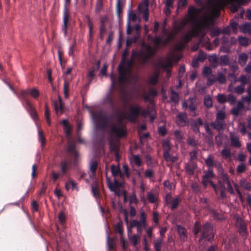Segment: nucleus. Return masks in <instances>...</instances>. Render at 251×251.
<instances>
[{
	"label": "nucleus",
	"instance_id": "obj_7",
	"mask_svg": "<svg viewBox=\"0 0 251 251\" xmlns=\"http://www.w3.org/2000/svg\"><path fill=\"white\" fill-rule=\"evenodd\" d=\"M93 118L97 120L100 128L105 129L109 124L108 117L103 114L101 112H99L96 114L92 113Z\"/></svg>",
	"mask_w": 251,
	"mask_h": 251
},
{
	"label": "nucleus",
	"instance_id": "obj_39",
	"mask_svg": "<svg viewBox=\"0 0 251 251\" xmlns=\"http://www.w3.org/2000/svg\"><path fill=\"white\" fill-rule=\"evenodd\" d=\"M171 100L175 103H177L179 101L178 94L173 90H171V96L170 98Z\"/></svg>",
	"mask_w": 251,
	"mask_h": 251
},
{
	"label": "nucleus",
	"instance_id": "obj_5",
	"mask_svg": "<svg viewBox=\"0 0 251 251\" xmlns=\"http://www.w3.org/2000/svg\"><path fill=\"white\" fill-rule=\"evenodd\" d=\"M163 157L167 162H171L172 163L176 162L178 160L177 156H173L170 151L171 150L170 142L169 140H165L162 143Z\"/></svg>",
	"mask_w": 251,
	"mask_h": 251
},
{
	"label": "nucleus",
	"instance_id": "obj_16",
	"mask_svg": "<svg viewBox=\"0 0 251 251\" xmlns=\"http://www.w3.org/2000/svg\"><path fill=\"white\" fill-rule=\"evenodd\" d=\"M203 125V122L201 118L193 120L190 124L192 130L196 133H200V127Z\"/></svg>",
	"mask_w": 251,
	"mask_h": 251
},
{
	"label": "nucleus",
	"instance_id": "obj_64",
	"mask_svg": "<svg viewBox=\"0 0 251 251\" xmlns=\"http://www.w3.org/2000/svg\"><path fill=\"white\" fill-rule=\"evenodd\" d=\"M187 24V21L183 20L176 27V28L178 32H179L184 28Z\"/></svg>",
	"mask_w": 251,
	"mask_h": 251
},
{
	"label": "nucleus",
	"instance_id": "obj_19",
	"mask_svg": "<svg viewBox=\"0 0 251 251\" xmlns=\"http://www.w3.org/2000/svg\"><path fill=\"white\" fill-rule=\"evenodd\" d=\"M245 106L243 101H238L236 106L233 107L231 110V114L235 117H237L240 115V111L244 109Z\"/></svg>",
	"mask_w": 251,
	"mask_h": 251
},
{
	"label": "nucleus",
	"instance_id": "obj_22",
	"mask_svg": "<svg viewBox=\"0 0 251 251\" xmlns=\"http://www.w3.org/2000/svg\"><path fill=\"white\" fill-rule=\"evenodd\" d=\"M138 8L143 12V18L147 22L149 20V12L148 9V2L140 4Z\"/></svg>",
	"mask_w": 251,
	"mask_h": 251
},
{
	"label": "nucleus",
	"instance_id": "obj_48",
	"mask_svg": "<svg viewBox=\"0 0 251 251\" xmlns=\"http://www.w3.org/2000/svg\"><path fill=\"white\" fill-rule=\"evenodd\" d=\"M147 198L151 203H154L157 201V198L151 192H149L147 193Z\"/></svg>",
	"mask_w": 251,
	"mask_h": 251
},
{
	"label": "nucleus",
	"instance_id": "obj_47",
	"mask_svg": "<svg viewBox=\"0 0 251 251\" xmlns=\"http://www.w3.org/2000/svg\"><path fill=\"white\" fill-rule=\"evenodd\" d=\"M129 240L131 244L135 247L137 245L139 241V237L138 235L134 234L129 238Z\"/></svg>",
	"mask_w": 251,
	"mask_h": 251
},
{
	"label": "nucleus",
	"instance_id": "obj_62",
	"mask_svg": "<svg viewBox=\"0 0 251 251\" xmlns=\"http://www.w3.org/2000/svg\"><path fill=\"white\" fill-rule=\"evenodd\" d=\"M200 62H203L206 58V54L201 50L199 51L198 56L197 58Z\"/></svg>",
	"mask_w": 251,
	"mask_h": 251
},
{
	"label": "nucleus",
	"instance_id": "obj_50",
	"mask_svg": "<svg viewBox=\"0 0 251 251\" xmlns=\"http://www.w3.org/2000/svg\"><path fill=\"white\" fill-rule=\"evenodd\" d=\"M204 105L207 108H211L213 105L212 100L211 97H206L204 99Z\"/></svg>",
	"mask_w": 251,
	"mask_h": 251
},
{
	"label": "nucleus",
	"instance_id": "obj_53",
	"mask_svg": "<svg viewBox=\"0 0 251 251\" xmlns=\"http://www.w3.org/2000/svg\"><path fill=\"white\" fill-rule=\"evenodd\" d=\"M229 62V58L227 55H222L220 57V64L222 65H226Z\"/></svg>",
	"mask_w": 251,
	"mask_h": 251
},
{
	"label": "nucleus",
	"instance_id": "obj_41",
	"mask_svg": "<svg viewBox=\"0 0 251 251\" xmlns=\"http://www.w3.org/2000/svg\"><path fill=\"white\" fill-rule=\"evenodd\" d=\"M69 83L66 80H64L63 83V92L64 94V97L66 98H68L69 97Z\"/></svg>",
	"mask_w": 251,
	"mask_h": 251
},
{
	"label": "nucleus",
	"instance_id": "obj_34",
	"mask_svg": "<svg viewBox=\"0 0 251 251\" xmlns=\"http://www.w3.org/2000/svg\"><path fill=\"white\" fill-rule=\"evenodd\" d=\"M130 161L133 162L137 167H140L142 164L141 159L139 155L132 154L131 157Z\"/></svg>",
	"mask_w": 251,
	"mask_h": 251
},
{
	"label": "nucleus",
	"instance_id": "obj_2",
	"mask_svg": "<svg viewBox=\"0 0 251 251\" xmlns=\"http://www.w3.org/2000/svg\"><path fill=\"white\" fill-rule=\"evenodd\" d=\"M156 51L150 45H147L145 50H140L139 51L132 50L131 58L125 62L123 69L130 73L134 64V58H137L138 62L141 66H144L148 63L150 59L153 57Z\"/></svg>",
	"mask_w": 251,
	"mask_h": 251
},
{
	"label": "nucleus",
	"instance_id": "obj_3",
	"mask_svg": "<svg viewBox=\"0 0 251 251\" xmlns=\"http://www.w3.org/2000/svg\"><path fill=\"white\" fill-rule=\"evenodd\" d=\"M193 233L195 237H198L200 234L199 244H200L202 240L205 239L209 242H212L214 239L215 231L213 226L207 222L202 226L199 221H196L193 228Z\"/></svg>",
	"mask_w": 251,
	"mask_h": 251
},
{
	"label": "nucleus",
	"instance_id": "obj_9",
	"mask_svg": "<svg viewBox=\"0 0 251 251\" xmlns=\"http://www.w3.org/2000/svg\"><path fill=\"white\" fill-rule=\"evenodd\" d=\"M109 149L115 156L116 161H119L120 156L119 155V142L116 140L111 139L109 142Z\"/></svg>",
	"mask_w": 251,
	"mask_h": 251
},
{
	"label": "nucleus",
	"instance_id": "obj_59",
	"mask_svg": "<svg viewBox=\"0 0 251 251\" xmlns=\"http://www.w3.org/2000/svg\"><path fill=\"white\" fill-rule=\"evenodd\" d=\"M221 154L225 158H228L231 157V152L228 149L225 148L222 150Z\"/></svg>",
	"mask_w": 251,
	"mask_h": 251
},
{
	"label": "nucleus",
	"instance_id": "obj_38",
	"mask_svg": "<svg viewBox=\"0 0 251 251\" xmlns=\"http://www.w3.org/2000/svg\"><path fill=\"white\" fill-rule=\"evenodd\" d=\"M163 240L162 238L157 239L154 242L155 251H161Z\"/></svg>",
	"mask_w": 251,
	"mask_h": 251
},
{
	"label": "nucleus",
	"instance_id": "obj_61",
	"mask_svg": "<svg viewBox=\"0 0 251 251\" xmlns=\"http://www.w3.org/2000/svg\"><path fill=\"white\" fill-rule=\"evenodd\" d=\"M240 44L243 46H247L249 45V39L247 37L240 36L238 38Z\"/></svg>",
	"mask_w": 251,
	"mask_h": 251
},
{
	"label": "nucleus",
	"instance_id": "obj_15",
	"mask_svg": "<svg viewBox=\"0 0 251 251\" xmlns=\"http://www.w3.org/2000/svg\"><path fill=\"white\" fill-rule=\"evenodd\" d=\"M176 123L180 126H185L188 125L189 122L186 113H179L176 116Z\"/></svg>",
	"mask_w": 251,
	"mask_h": 251
},
{
	"label": "nucleus",
	"instance_id": "obj_40",
	"mask_svg": "<svg viewBox=\"0 0 251 251\" xmlns=\"http://www.w3.org/2000/svg\"><path fill=\"white\" fill-rule=\"evenodd\" d=\"M45 115L48 125L50 126L51 121L50 118V110L47 103L45 104Z\"/></svg>",
	"mask_w": 251,
	"mask_h": 251
},
{
	"label": "nucleus",
	"instance_id": "obj_37",
	"mask_svg": "<svg viewBox=\"0 0 251 251\" xmlns=\"http://www.w3.org/2000/svg\"><path fill=\"white\" fill-rule=\"evenodd\" d=\"M159 76V72H156L151 77L149 80V83L152 85L157 84L158 81Z\"/></svg>",
	"mask_w": 251,
	"mask_h": 251
},
{
	"label": "nucleus",
	"instance_id": "obj_36",
	"mask_svg": "<svg viewBox=\"0 0 251 251\" xmlns=\"http://www.w3.org/2000/svg\"><path fill=\"white\" fill-rule=\"evenodd\" d=\"M194 32L193 30L192 29L191 32L187 33L183 38L182 42H183L186 45H187L190 41L191 40L193 37H195L194 35H193Z\"/></svg>",
	"mask_w": 251,
	"mask_h": 251
},
{
	"label": "nucleus",
	"instance_id": "obj_21",
	"mask_svg": "<svg viewBox=\"0 0 251 251\" xmlns=\"http://www.w3.org/2000/svg\"><path fill=\"white\" fill-rule=\"evenodd\" d=\"M229 140L232 147L239 148L241 146L239 136L235 135L233 132L230 133Z\"/></svg>",
	"mask_w": 251,
	"mask_h": 251
},
{
	"label": "nucleus",
	"instance_id": "obj_4",
	"mask_svg": "<svg viewBox=\"0 0 251 251\" xmlns=\"http://www.w3.org/2000/svg\"><path fill=\"white\" fill-rule=\"evenodd\" d=\"M28 95H30L32 98L36 99L39 96L40 92L39 90L35 88L32 89L28 88L21 91L18 94V97L20 99L23 100L26 103L27 101H29L28 100Z\"/></svg>",
	"mask_w": 251,
	"mask_h": 251
},
{
	"label": "nucleus",
	"instance_id": "obj_63",
	"mask_svg": "<svg viewBox=\"0 0 251 251\" xmlns=\"http://www.w3.org/2000/svg\"><path fill=\"white\" fill-rule=\"evenodd\" d=\"M226 99L227 101L229 102L230 105H232L235 104L236 102V97L232 94H228Z\"/></svg>",
	"mask_w": 251,
	"mask_h": 251
},
{
	"label": "nucleus",
	"instance_id": "obj_57",
	"mask_svg": "<svg viewBox=\"0 0 251 251\" xmlns=\"http://www.w3.org/2000/svg\"><path fill=\"white\" fill-rule=\"evenodd\" d=\"M245 90V86L243 85L240 84L234 88V91L238 94H243Z\"/></svg>",
	"mask_w": 251,
	"mask_h": 251
},
{
	"label": "nucleus",
	"instance_id": "obj_56",
	"mask_svg": "<svg viewBox=\"0 0 251 251\" xmlns=\"http://www.w3.org/2000/svg\"><path fill=\"white\" fill-rule=\"evenodd\" d=\"M58 218L61 225L63 226L66 221V216L64 213L63 211L60 212L58 214Z\"/></svg>",
	"mask_w": 251,
	"mask_h": 251
},
{
	"label": "nucleus",
	"instance_id": "obj_49",
	"mask_svg": "<svg viewBox=\"0 0 251 251\" xmlns=\"http://www.w3.org/2000/svg\"><path fill=\"white\" fill-rule=\"evenodd\" d=\"M97 168H98V163L95 161H92L90 164V171L92 173V175L94 176L96 175V172Z\"/></svg>",
	"mask_w": 251,
	"mask_h": 251
},
{
	"label": "nucleus",
	"instance_id": "obj_18",
	"mask_svg": "<svg viewBox=\"0 0 251 251\" xmlns=\"http://www.w3.org/2000/svg\"><path fill=\"white\" fill-rule=\"evenodd\" d=\"M71 164V160H69L67 159H64L61 161L59 167L62 175H64L69 170Z\"/></svg>",
	"mask_w": 251,
	"mask_h": 251
},
{
	"label": "nucleus",
	"instance_id": "obj_26",
	"mask_svg": "<svg viewBox=\"0 0 251 251\" xmlns=\"http://www.w3.org/2000/svg\"><path fill=\"white\" fill-rule=\"evenodd\" d=\"M123 66L120 67V66L118 67V70L119 73V77L118 78V82L120 83H122L123 81L126 79L127 75L129 74L128 72L123 69Z\"/></svg>",
	"mask_w": 251,
	"mask_h": 251
},
{
	"label": "nucleus",
	"instance_id": "obj_8",
	"mask_svg": "<svg viewBox=\"0 0 251 251\" xmlns=\"http://www.w3.org/2000/svg\"><path fill=\"white\" fill-rule=\"evenodd\" d=\"M110 133L113 134L116 137L123 138L126 135V130L122 126H117L112 124L110 126Z\"/></svg>",
	"mask_w": 251,
	"mask_h": 251
},
{
	"label": "nucleus",
	"instance_id": "obj_44",
	"mask_svg": "<svg viewBox=\"0 0 251 251\" xmlns=\"http://www.w3.org/2000/svg\"><path fill=\"white\" fill-rule=\"evenodd\" d=\"M92 192L93 196L96 197H99L100 196L99 188L97 184H93L91 185Z\"/></svg>",
	"mask_w": 251,
	"mask_h": 251
},
{
	"label": "nucleus",
	"instance_id": "obj_28",
	"mask_svg": "<svg viewBox=\"0 0 251 251\" xmlns=\"http://www.w3.org/2000/svg\"><path fill=\"white\" fill-rule=\"evenodd\" d=\"M140 29H141V26L139 24H136V25H135L134 26L132 27L131 26V25H130L129 23L128 22L126 25V33L128 35L130 34L132 31L133 30H134L137 33L136 35H138L139 36V32L140 31Z\"/></svg>",
	"mask_w": 251,
	"mask_h": 251
},
{
	"label": "nucleus",
	"instance_id": "obj_20",
	"mask_svg": "<svg viewBox=\"0 0 251 251\" xmlns=\"http://www.w3.org/2000/svg\"><path fill=\"white\" fill-rule=\"evenodd\" d=\"M211 126L214 129L221 131L225 128L226 124L225 121H221L215 119L214 122L210 124Z\"/></svg>",
	"mask_w": 251,
	"mask_h": 251
},
{
	"label": "nucleus",
	"instance_id": "obj_52",
	"mask_svg": "<svg viewBox=\"0 0 251 251\" xmlns=\"http://www.w3.org/2000/svg\"><path fill=\"white\" fill-rule=\"evenodd\" d=\"M108 186L112 192H114L116 195H118L120 192V188L116 186L110 182L108 183Z\"/></svg>",
	"mask_w": 251,
	"mask_h": 251
},
{
	"label": "nucleus",
	"instance_id": "obj_43",
	"mask_svg": "<svg viewBox=\"0 0 251 251\" xmlns=\"http://www.w3.org/2000/svg\"><path fill=\"white\" fill-rule=\"evenodd\" d=\"M128 54V50L127 49L125 50L122 54L121 61L119 65L120 68L123 66V64H124L125 62L126 61V57Z\"/></svg>",
	"mask_w": 251,
	"mask_h": 251
},
{
	"label": "nucleus",
	"instance_id": "obj_46",
	"mask_svg": "<svg viewBox=\"0 0 251 251\" xmlns=\"http://www.w3.org/2000/svg\"><path fill=\"white\" fill-rule=\"evenodd\" d=\"M138 39V35H135L133 37L127 39L126 41V47H130L133 43H136Z\"/></svg>",
	"mask_w": 251,
	"mask_h": 251
},
{
	"label": "nucleus",
	"instance_id": "obj_23",
	"mask_svg": "<svg viewBox=\"0 0 251 251\" xmlns=\"http://www.w3.org/2000/svg\"><path fill=\"white\" fill-rule=\"evenodd\" d=\"M209 213L217 221H223L225 220V216L223 212H218L217 210L209 208Z\"/></svg>",
	"mask_w": 251,
	"mask_h": 251
},
{
	"label": "nucleus",
	"instance_id": "obj_1",
	"mask_svg": "<svg viewBox=\"0 0 251 251\" xmlns=\"http://www.w3.org/2000/svg\"><path fill=\"white\" fill-rule=\"evenodd\" d=\"M201 9L196 8L193 6H191L188 10V21L191 23L194 27L193 29L194 35L195 37H198L200 35L204 36V31L205 29H209L210 25L213 23V19L203 17L202 21L200 22L197 18L198 14L201 12Z\"/></svg>",
	"mask_w": 251,
	"mask_h": 251
},
{
	"label": "nucleus",
	"instance_id": "obj_55",
	"mask_svg": "<svg viewBox=\"0 0 251 251\" xmlns=\"http://www.w3.org/2000/svg\"><path fill=\"white\" fill-rule=\"evenodd\" d=\"M107 242L109 250H112L114 248L115 241L113 239L110 238L108 235L107 237Z\"/></svg>",
	"mask_w": 251,
	"mask_h": 251
},
{
	"label": "nucleus",
	"instance_id": "obj_31",
	"mask_svg": "<svg viewBox=\"0 0 251 251\" xmlns=\"http://www.w3.org/2000/svg\"><path fill=\"white\" fill-rule=\"evenodd\" d=\"M111 171L113 176H120L121 177H123V174H122L119 167L112 165L111 167Z\"/></svg>",
	"mask_w": 251,
	"mask_h": 251
},
{
	"label": "nucleus",
	"instance_id": "obj_58",
	"mask_svg": "<svg viewBox=\"0 0 251 251\" xmlns=\"http://www.w3.org/2000/svg\"><path fill=\"white\" fill-rule=\"evenodd\" d=\"M217 99L218 102L222 104L225 103L227 101L226 96L225 95L222 94L218 95Z\"/></svg>",
	"mask_w": 251,
	"mask_h": 251
},
{
	"label": "nucleus",
	"instance_id": "obj_45",
	"mask_svg": "<svg viewBox=\"0 0 251 251\" xmlns=\"http://www.w3.org/2000/svg\"><path fill=\"white\" fill-rule=\"evenodd\" d=\"M208 60L213 66L216 67L218 65L219 61L216 54H212L209 55L208 57Z\"/></svg>",
	"mask_w": 251,
	"mask_h": 251
},
{
	"label": "nucleus",
	"instance_id": "obj_25",
	"mask_svg": "<svg viewBox=\"0 0 251 251\" xmlns=\"http://www.w3.org/2000/svg\"><path fill=\"white\" fill-rule=\"evenodd\" d=\"M204 161L208 169H212L213 167H218V165L214 160V157L212 154H209L206 159H204Z\"/></svg>",
	"mask_w": 251,
	"mask_h": 251
},
{
	"label": "nucleus",
	"instance_id": "obj_60",
	"mask_svg": "<svg viewBox=\"0 0 251 251\" xmlns=\"http://www.w3.org/2000/svg\"><path fill=\"white\" fill-rule=\"evenodd\" d=\"M221 33V30L218 27H215L211 30L210 34L212 37H214L219 36Z\"/></svg>",
	"mask_w": 251,
	"mask_h": 251
},
{
	"label": "nucleus",
	"instance_id": "obj_29",
	"mask_svg": "<svg viewBox=\"0 0 251 251\" xmlns=\"http://www.w3.org/2000/svg\"><path fill=\"white\" fill-rule=\"evenodd\" d=\"M148 226L147 223L137 221L136 220H132L130 223V226L131 228L135 227V226L142 227L146 228Z\"/></svg>",
	"mask_w": 251,
	"mask_h": 251
},
{
	"label": "nucleus",
	"instance_id": "obj_17",
	"mask_svg": "<svg viewBox=\"0 0 251 251\" xmlns=\"http://www.w3.org/2000/svg\"><path fill=\"white\" fill-rule=\"evenodd\" d=\"M197 168V164L193 160H190L188 163H185L184 167L186 174L190 176L194 175V171Z\"/></svg>",
	"mask_w": 251,
	"mask_h": 251
},
{
	"label": "nucleus",
	"instance_id": "obj_33",
	"mask_svg": "<svg viewBox=\"0 0 251 251\" xmlns=\"http://www.w3.org/2000/svg\"><path fill=\"white\" fill-rule=\"evenodd\" d=\"M248 59V56L246 53H242L239 55L238 63L242 67L244 66Z\"/></svg>",
	"mask_w": 251,
	"mask_h": 251
},
{
	"label": "nucleus",
	"instance_id": "obj_54",
	"mask_svg": "<svg viewBox=\"0 0 251 251\" xmlns=\"http://www.w3.org/2000/svg\"><path fill=\"white\" fill-rule=\"evenodd\" d=\"M154 176V172L151 169H147L144 173V176L148 178H152Z\"/></svg>",
	"mask_w": 251,
	"mask_h": 251
},
{
	"label": "nucleus",
	"instance_id": "obj_11",
	"mask_svg": "<svg viewBox=\"0 0 251 251\" xmlns=\"http://www.w3.org/2000/svg\"><path fill=\"white\" fill-rule=\"evenodd\" d=\"M203 174L204 175L202 176L201 183L203 186L206 188L209 184V182L215 176V175L212 169L204 171Z\"/></svg>",
	"mask_w": 251,
	"mask_h": 251
},
{
	"label": "nucleus",
	"instance_id": "obj_27",
	"mask_svg": "<svg viewBox=\"0 0 251 251\" xmlns=\"http://www.w3.org/2000/svg\"><path fill=\"white\" fill-rule=\"evenodd\" d=\"M177 228L180 240L183 242H184L187 238V231L186 229L180 225L177 226Z\"/></svg>",
	"mask_w": 251,
	"mask_h": 251
},
{
	"label": "nucleus",
	"instance_id": "obj_13",
	"mask_svg": "<svg viewBox=\"0 0 251 251\" xmlns=\"http://www.w3.org/2000/svg\"><path fill=\"white\" fill-rule=\"evenodd\" d=\"M100 65V61H99L95 66L92 67L90 70H89L88 75H87V78L88 79V82L86 83V85L89 86L92 82L93 79H94L95 77V72L97 71L99 68Z\"/></svg>",
	"mask_w": 251,
	"mask_h": 251
},
{
	"label": "nucleus",
	"instance_id": "obj_14",
	"mask_svg": "<svg viewBox=\"0 0 251 251\" xmlns=\"http://www.w3.org/2000/svg\"><path fill=\"white\" fill-rule=\"evenodd\" d=\"M70 18V14L67 10L66 5L63 11V25L62 26V30L63 32L64 35L66 36L67 32V27L68 25V21Z\"/></svg>",
	"mask_w": 251,
	"mask_h": 251
},
{
	"label": "nucleus",
	"instance_id": "obj_12",
	"mask_svg": "<svg viewBox=\"0 0 251 251\" xmlns=\"http://www.w3.org/2000/svg\"><path fill=\"white\" fill-rule=\"evenodd\" d=\"M67 152L71 155L73 159L74 164L76 165L77 158H78V152L75 149V145L74 143L70 144L67 149Z\"/></svg>",
	"mask_w": 251,
	"mask_h": 251
},
{
	"label": "nucleus",
	"instance_id": "obj_32",
	"mask_svg": "<svg viewBox=\"0 0 251 251\" xmlns=\"http://www.w3.org/2000/svg\"><path fill=\"white\" fill-rule=\"evenodd\" d=\"M241 31L251 36V23H246L240 27Z\"/></svg>",
	"mask_w": 251,
	"mask_h": 251
},
{
	"label": "nucleus",
	"instance_id": "obj_30",
	"mask_svg": "<svg viewBox=\"0 0 251 251\" xmlns=\"http://www.w3.org/2000/svg\"><path fill=\"white\" fill-rule=\"evenodd\" d=\"M238 241L236 239V237L232 235L231 236L229 239L226 242H225V248L227 250H229L231 249V246L232 244H234L236 245V244L237 243Z\"/></svg>",
	"mask_w": 251,
	"mask_h": 251
},
{
	"label": "nucleus",
	"instance_id": "obj_51",
	"mask_svg": "<svg viewBox=\"0 0 251 251\" xmlns=\"http://www.w3.org/2000/svg\"><path fill=\"white\" fill-rule=\"evenodd\" d=\"M217 81L220 84H224L226 82V77L222 73H219L216 77Z\"/></svg>",
	"mask_w": 251,
	"mask_h": 251
},
{
	"label": "nucleus",
	"instance_id": "obj_35",
	"mask_svg": "<svg viewBox=\"0 0 251 251\" xmlns=\"http://www.w3.org/2000/svg\"><path fill=\"white\" fill-rule=\"evenodd\" d=\"M180 202L181 200L178 196L174 198L170 204H171L170 206L171 209L173 211L177 209Z\"/></svg>",
	"mask_w": 251,
	"mask_h": 251
},
{
	"label": "nucleus",
	"instance_id": "obj_10",
	"mask_svg": "<svg viewBox=\"0 0 251 251\" xmlns=\"http://www.w3.org/2000/svg\"><path fill=\"white\" fill-rule=\"evenodd\" d=\"M236 225L238 228V231L239 233L244 236L248 234L247 225L242 218L237 216L235 217Z\"/></svg>",
	"mask_w": 251,
	"mask_h": 251
},
{
	"label": "nucleus",
	"instance_id": "obj_42",
	"mask_svg": "<svg viewBox=\"0 0 251 251\" xmlns=\"http://www.w3.org/2000/svg\"><path fill=\"white\" fill-rule=\"evenodd\" d=\"M226 117V113L224 111L220 110L216 113V119L221 121H225Z\"/></svg>",
	"mask_w": 251,
	"mask_h": 251
},
{
	"label": "nucleus",
	"instance_id": "obj_24",
	"mask_svg": "<svg viewBox=\"0 0 251 251\" xmlns=\"http://www.w3.org/2000/svg\"><path fill=\"white\" fill-rule=\"evenodd\" d=\"M25 107L31 117L35 120L37 119V113L35 107L32 105V103L30 101H27V102L25 103Z\"/></svg>",
	"mask_w": 251,
	"mask_h": 251
},
{
	"label": "nucleus",
	"instance_id": "obj_6",
	"mask_svg": "<svg viewBox=\"0 0 251 251\" xmlns=\"http://www.w3.org/2000/svg\"><path fill=\"white\" fill-rule=\"evenodd\" d=\"M141 106L139 105L132 106L130 107L129 112L126 114L125 118L131 122H136L140 115Z\"/></svg>",
	"mask_w": 251,
	"mask_h": 251
}]
</instances>
